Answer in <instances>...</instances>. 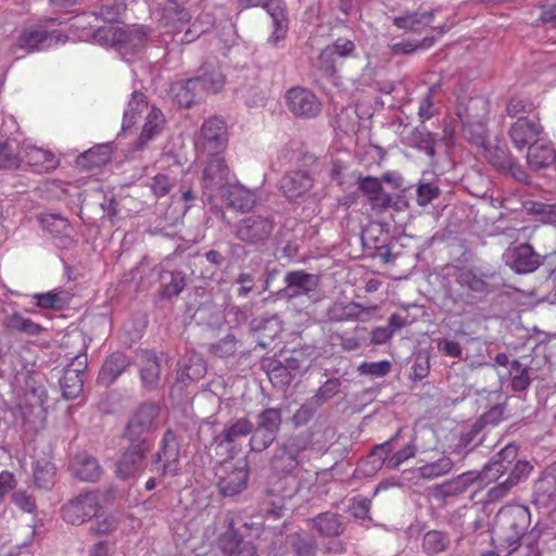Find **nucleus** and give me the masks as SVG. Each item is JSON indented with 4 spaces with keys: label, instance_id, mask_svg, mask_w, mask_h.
I'll use <instances>...</instances> for the list:
<instances>
[{
    "label": "nucleus",
    "instance_id": "obj_14",
    "mask_svg": "<svg viewBox=\"0 0 556 556\" xmlns=\"http://www.w3.org/2000/svg\"><path fill=\"white\" fill-rule=\"evenodd\" d=\"M228 143L225 122L218 117L206 119L202 127L199 144L208 153L224 152Z\"/></svg>",
    "mask_w": 556,
    "mask_h": 556
},
{
    "label": "nucleus",
    "instance_id": "obj_29",
    "mask_svg": "<svg viewBox=\"0 0 556 556\" xmlns=\"http://www.w3.org/2000/svg\"><path fill=\"white\" fill-rule=\"evenodd\" d=\"M251 330L258 334V345L267 349L282 331V325L277 315L260 316L250 323Z\"/></svg>",
    "mask_w": 556,
    "mask_h": 556
},
{
    "label": "nucleus",
    "instance_id": "obj_59",
    "mask_svg": "<svg viewBox=\"0 0 556 556\" xmlns=\"http://www.w3.org/2000/svg\"><path fill=\"white\" fill-rule=\"evenodd\" d=\"M505 413L506 404L500 403L492 406L488 412L480 416V418L477 421L483 429H485L489 426L495 427L506 418Z\"/></svg>",
    "mask_w": 556,
    "mask_h": 556
},
{
    "label": "nucleus",
    "instance_id": "obj_44",
    "mask_svg": "<svg viewBox=\"0 0 556 556\" xmlns=\"http://www.w3.org/2000/svg\"><path fill=\"white\" fill-rule=\"evenodd\" d=\"M434 17V11L412 12L402 16H396L394 25L402 29L417 30L421 26L429 25Z\"/></svg>",
    "mask_w": 556,
    "mask_h": 556
},
{
    "label": "nucleus",
    "instance_id": "obj_4",
    "mask_svg": "<svg viewBox=\"0 0 556 556\" xmlns=\"http://www.w3.org/2000/svg\"><path fill=\"white\" fill-rule=\"evenodd\" d=\"M459 289L451 288L446 298L454 304L473 305L485 299L494 288L489 282V276L478 275L472 269H463L456 276Z\"/></svg>",
    "mask_w": 556,
    "mask_h": 556
},
{
    "label": "nucleus",
    "instance_id": "obj_27",
    "mask_svg": "<svg viewBox=\"0 0 556 556\" xmlns=\"http://www.w3.org/2000/svg\"><path fill=\"white\" fill-rule=\"evenodd\" d=\"M192 78L199 80V88L204 91L218 92L225 85V75L216 59L206 60Z\"/></svg>",
    "mask_w": 556,
    "mask_h": 556
},
{
    "label": "nucleus",
    "instance_id": "obj_56",
    "mask_svg": "<svg viewBox=\"0 0 556 556\" xmlns=\"http://www.w3.org/2000/svg\"><path fill=\"white\" fill-rule=\"evenodd\" d=\"M126 10V3L123 0H104L99 15L109 23L117 22Z\"/></svg>",
    "mask_w": 556,
    "mask_h": 556
},
{
    "label": "nucleus",
    "instance_id": "obj_12",
    "mask_svg": "<svg viewBox=\"0 0 556 556\" xmlns=\"http://www.w3.org/2000/svg\"><path fill=\"white\" fill-rule=\"evenodd\" d=\"M87 368V355H76L72 362L64 368L63 376L60 379V387L63 397L74 400L83 391V376Z\"/></svg>",
    "mask_w": 556,
    "mask_h": 556
},
{
    "label": "nucleus",
    "instance_id": "obj_36",
    "mask_svg": "<svg viewBox=\"0 0 556 556\" xmlns=\"http://www.w3.org/2000/svg\"><path fill=\"white\" fill-rule=\"evenodd\" d=\"M480 475L477 471H467L458 475L457 477L445 481L437 488L438 494L441 497H453L463 494L476 481Z\"/></svg>",
    "mask_w": 556,
    "mask_h": 556
},
{
    "label": "nucleus",
    "instance_id": "obj_43",
    "mask_svg": "<svg viewBox=\"0 0 556 556\" xmlns=\"http://www.w3.org/2000/svg\"><path fill=\"white\" fill-rule=\"evenodd\" d=\"M147 109L148 102L144 93L138 90H134L131 93V99L127 104V109L124 112L122 124L123 131L130 129L136 124L137 116Z\"/></svg>",
    "mask_w": 556,
    "mask_h": 556
},
{
    "label": "nucleus",
    "instance_id": "obj_47",
    "mask_svg": "<svg viewBox=\"0 0 556 556\" xmlns=\"http://www.w3.org/2000/svg\"><path fill=\"white\" fill-rule=\"evenodd\" d=\"M111 157V147L110 144H101L94 147L84 154L79 155L77 159V163L80 166L92 168L99 167L110 161Z\"/></svg>",
    "mask_w": 556,
    "mask_h": 556
},
{
    "label": "nucleus",
    "instance_id": "obj_48",
    "mask_svg": "<svg viewBox=\"0 0 556 556\" xmlns=\"http://www.w3.org/2000/svg\"><path fill=\"white\" fill-rule=\"evenodd\" d=\"M530 367L523 366L520 361L514 359L510 363L508 376L511 379V389L516 392L527 390L531 383Z\"/></svg>",
    "mask_w": 556,
    "mask_h": 556
},
{
    "label": "nucleus",
    "instance_id": "obj_15",
    "mask_svg": "<svg viewBox=\"0 0 556 556\" xmlns=\"http://www.w3.org/2000/svg\"><path fill=\"white\" fill-rule=\"evenodd\" d=\"M286 99L289 110L299 117H315L321 110L320 101L306 88H291L287 92Z\"/></svg>",
    "mask_w": 556,
    "mask_h": 556
},
{
    "label": "nucleus",
    "instance_id": "obj_60",
    "mask_svg": "<svg viewBox=\"0 0 556 556\" xmlns=\"http://www.w3.org/2000/svg\"><path fill=\"white\" fill-rule=\"evenodd\" d=\"M441 190L438 186L430 182H420L416 189V202L419 206H426L439 198Z\"/></svg>",
    "mask_w": 556,
    "mask_h": 556
},
{
    "label": "nucleus",
    "instance_id": "obj_52",
    "mask_svg": "<svg viewBox=\"0 0 556 556\" xmlns=\"http://www.w3.org/2000/svg\"><path fill=\"white\" fill-rule=\"evenodd\" d=\"M282 422L281 409L280 408H266L262 410L256 418V425L265 430H268L273 434L277 435Z\"/></svg>",
    "mask_w": 556,
    "mask_h": 556
},
{
    "label": "nucleus",
    "instance_id": "obj_21",
    "mask_svg": "<svg viewBox=\"0 0 556 556\" xmlns=\"http://www.w3.org/2000/svg\"><path fill=\"white\" fill-rule=\"evenodd\" d=\"M544 258L534 251L532 245L521 243L513 249L508 265L517 274H529L536 270Z\"/></svg>",
    "mask_w": 556,
    "mask_h": 556
},
{
    "label": "nucleus",
    "instance_id": "obj_61",
    "mask_svg": "<svg viewBox=\"0 0 556 556\" xmlns=\"http://www.w3.org/2000/svg\"><path fill=\"white\" fill-rule=\"evenodd\" d=\"M338 58L326 47L319 54L317 67L326 76L332 77L337 73Z\"/></svg>",
    "mask_w": 556,
    "mask_h": 556
},
{
    "label": "nucleus",
    "instance_id": "obj_41",
    "mask_svg": "<svg viewBox=\"0 0 556 556\" xmlns=\"http://www.w3.org/2000/svg\"><path fill=\"white\" fill-rule=\"evenodd\" d=\"M3 326L10 332H18L28 336H37L42 331V327L39 324L34 323L20 313H13L7 316L3 320Z\"/></svg>",
    "mask_w": 556,
    "mask_h": 556
},
{
    "label": "nucleus",
    "instance_id": "obj_9",
    "mask_svg": "<svg viewBox=\"0 0 556 556\" xmlns=\"http://www.w3.org/2000/svg\"><path fill=\"white\" fill-rule=\"evenodd\" d=\"M252 429L253 424L250 419L247 417L238 418L226 425L219 433L214 434L211 444L233 455L238 452L237 445L240 439L248 437Z\"/></svg>",
    "mask_w": 556,
    "mask_h": 556
},
{
    "label": "nucleus",
    "instance_id": "obj_30",
    "mask_svg": "<svg viewBox=\"0 0 556 556\" xmlns=\"http://www.w3.org/2000/svg\"><path fill=\"white\" fill-rule=\"evenodd\" d=\"M358 189L367 197L372 208L386 210L391 206L392 198L387 193L381 181L372 176L358 179Z\"/></svg>",
    "mask_w": 556,
    "mask_h": 556
},
{
    "label": "nucleus",
    "instance_id": "obj_55",
    "mask_svg": "<svg viewBox=\"0 0 556 556\" xmlns=\"http://www.w3.org/2000/svg\"><path fill=\"white\" fill-rule=\"evenodd\" d=\"M212 24V17L210 14L200 15L197 21H194L186 30L182 37L180 38V42L182 45L191 43L197 38H199L202 34L207 31L208 26Z\"/></svg>",
    "mask_w": 556,
    "mask_h": 556
},
{
    "label": "nucleus",
    "instance_id": "obj_45",
    "mask_svg": "<svg viewBox=\"0 0 556 556\" xmlns=\"http://www.w3.org/2000/svg\"><path fill=\"white\" fill-rule=\"evenodd\" d=\"M453 468V459L450 456L443 454L435 460L426 462V464L421 466L419 475L425 476V479L427 480H433L450 473Z\"/></svg>",
    "mask_w": 556,
    "mask_h": 556
},
{
    "label": "nucleus",
    "instance_id": "obj_42",
    "mask_svg": "<svg viewBox=\"0 0 556 556\" xmlns=\"http://www.w3.org/2000/svg\"><path fill=\"white\" fill-rule=\"evenodd\" d=\"M205 372L206 366L203 358L198 354H191L180 364L177 379L181 382H186V380L195 381L201 379Z\"/></svg>",
    "mask_w": 556,
    "mask_h": 556
},
{
    "label": "nucleus",
    "instance_id": "obj_38",
    "mask_svg": "<svg viewBox=\"0 0 556 556\" xmlns=\"http://www.w3.org/2000/svg\"><path fill=\"white\" fill-rule=\"evenodd\" d=\"M309 521L313 528L323 536H338L344 531L342 517L331 511L319 514Z\"/></svg>",
    "mask_w": 556,
    "mask_h": 556
},
{
    "label": "nucleus",
    "instance_id": "obj_46",
    "mask_svg": "<svg viewBox=\"0 0 556 556\" xmlns=\"http://www.w3.org/2000/svg\"><path fill=\"white\" fill-rule=\"evenodd\" d=\"M22 161L34 167L50 168L53 166V154L37 147H23L21 150Z\"/></svg>",
    "mask_w": 556,
    "mask_h": 556
},
{
    "label": "nucleus",
    "instance_id": "obj_18",
    "mask_svg": "<svg viewBox=\"0 0 556 556\" xmlns=\"http://www.w3.org/2000/svg\"><path fill=\"white\" fill-rule=\"evenodd\" d=\"M149 27L147 26H134L127 31H119L113 26L101 27L94 34L93 37L99 42H126L138 49L143 46L148 36Z\"/></svg>",
    "mask_w": 556,
    "mask_h": 556
},
{
    "label": "nucleus",
    "instance_id": "obj_10",
    "mask_svg": "<svg viewBox=\"0 0 556 556\" xmlns=\"http://www.w3.org/2000/svg\"><path fill=\"white\" fill-rule=\"evenodd\" d=\"M38 220L41 228L51 236L58 248L71 249L74 245V229L67 218L60 214L43 213L38 216Z\"/></svg>",
    "mask_w": 556,
    "mask_h": 556
},
{
    "label": "nucleus",
    "instance_id": "obj_49",
    "mask_svg": "<svg viewBox=\"0 0 556 556\" xmlns=\"http://www.w3.org/2000/svg\"><path fill=\"white\" fill-rule=\"evenodd\" d=\"M410 146L417 148L420 151L426 152L429 156H433L435 153L434 143L435 139L432 134L427 130L424 125L414 128L408 138Z\"/></svg>",
    "mask_w": 556,
    "mask_h": 556
},
{
    "label": "nucleus",
    "instance_id": "obj_5",
    "mask_svg": "<svg viewBox=\"0 0 556 556\" xmlns=\"http://www.w3.org/2000/svg\"><path fill=\"white\" fill-rule=\"evenodd\" d=\"M160 407L154 403H143L129 419L125 438L134 446L150 448V437L156 430Z\"/></svg>",
    "mask_w": 556,
    "mask_h": 556
},
{
    "label": "nucleus",
    "instance_id": "obj_33",
    "mask_svg": "<svg viewBox=\"0 0 556 556\" xmlns=\"http://www.w3.org/2000/svg\"><path fill=\"white\" fill-rule=\"evenodd\" d=\"M165 126V118L160 109L152 108L148 113L142 131L134 143L136 150L144 149L155 137L160 136Z\"/></svg>",
    "mask_w": 556,
    "mask_h": 556
},
{
    "label": "nucleus",
    "instance_id": "obj_40",
    "mask_svg": "<svg viewBox=\"0 0 556 556\" xmlns=\"http://www.w3.org/2000/svg\"><path fill=\"white\" fill-rule=\"evenodd\" d=\"M199 91V80L193 78L178 81L172 87L176 101L184 108H190L197 101Z\"/></svg>",
    "mask_w": 556,
    "mask_h": 556
},
{
    "label": "nucleus",
    "instance_id": "obj_37",
    "mask_svg": "<svg viewBox=\"0 0 556 556\" xmlns=\"http://www.w3.org/2000/svg\"><path fill=\"white\" fill-rule=\"evenodd\" d=\"M264 9L271 16L275 31L270 37L274 42L286 36L289 26L287 7L282 0H268Z\"/></svg>",
    "mask_w": 556,
    "mask_h": 556
},
{
    "label": "nucleus",
    "instance_id": "obj_35",
    "mask_svg": "<svg viewBox=\"0 0 556 556\" xmlns=\"http://www.w3.org/2000/svg\"><path fill=\"white\" fill-rule=\"evenodd\" d=\"M376 307H364L356 302H334L327 309V317L331 321H352L361 318L362 312L375 311Z\"/></svg>",
    "mask_w": 556,
    "mask_h": 556
},
{
    "label": "nucleus",
    "instance_id": "obj_23",
    "mask_svg": "<svg viewBox=\"0 0 556 556\" xmlns=\"http://www.w3.org/2000/svg\"><path fill=\"white\" fill-rule=\"evenodd\" d=\"M534 503L545 508H556V463L544 471L534 484Z\"/></svg>",
    "mask_w": 556,
    "mask_h": 556
},
{
    "label": "nucleus",
    "instance_id": "obj_64",
    "mask_svg": "<svg viewBox=\"0 0 556 556\" xmlns=\"http://www.w3.org/2000/svg\"><path fill=\"white\" fill-rule=\"evenodd\" d=\"M485 155L489 162L500 170H505L511 159L498 147H485Z\"/></svg>",
    "mask_w": 556,
    "mask_h": 556
},
{
    "label": "nucleus",
    "instance_id": "obj_22",
    "mask_svg": "<svg viewBox=\"0 0 556 556\" xmlns=\"http://www.w3.org/2000/svg\"><path fill=\"white\" fill-rule=\"evenodd\" d=\"M220 195L228 207L241 213L250 212L256 205L255 193L240 184H229Z\"/></svg>",
    "mask_w": 556,
    "mask_h": 556
},
{
    "label": "nucleus",
    "instance_id": "obj_19",
    "mask_svg": "<svg viewBox=\"0 0 556 556\" xmlns=\"http://www.w3.org/2000/svg\"><path fill=\"white\" fill-rule=\"evenodd\" d=\"M518 455V447L515 444H507L492 459L484 465L481 471H477L480 475L479 480L495 481L500 479L505 472H507L513 463L516 460Z\"/></svg>",
    "mask_w": 556,
    "mask_h": 556
},
{
    "label": "nucleus",
    "instance_id": "obj_1",
    "mask_svg": "<svg viewBox=\"0 0 556 556\" xmlns=\"http://www.w3.org/2000/svg\"><path fill=\"white\" fill-rule=\"evenodd\" d=\"M308 446V440L302 435L288 438L277 446L270 460V467L276 475L282 478L278 482V491L282 497H292L300 490V459L299 456Z\"/></svg>",
    "mask_w": 556,
    "mask_h": 556
},
{
    "label": "nucleus",
    "instance_id": "obj_3",
    "mask_svg": "<svg viewBox=\"0 0 556 556\" xmlns=\"http://www.w3.org/2000/svg\"><path fill=\"white\" fill-rule=\"evenodd\" d=\"M531 522V515L526 506H508L501 508L495 517V531L501 540L509 546L520 541H526L527 546L530 544L527 536V530Z\"/></svg>",
    "mask_w": 556,
    "mask_h": 556
},
{
    "label": "nucleus",
    "instance_id": "obj_11",
    "mask_svg": "<svg viewBox=\"0 0 556 556\" xmlns=\"http://www.w3.org/2000/svg\"><path fill=\"white\" fill-rule=\"evenodd\" d=\"M179 460V443L177 435L170 429L166 430L160 451L153 456V464L156 465V470L161 471L163 476H174L178 471Z\"/></svg>",
    "mask_w": 556,
    "mask_h": 556
},
{
    "label": "nucleus",
    "instance_id": "obj_63",
    "mask_svg": "<svg viewBox=\"0 0 556 556\" xmlns=\"http://www.w3.org/2000/svg\"><path fill=\"white\" fill-rule=\"evenodd\" d=\"M341 382L337 378L328 379L313 397L317 404H321L340 392Z\"/></svg>",
    "mask_w": 556,
    "mask_h": 556
},
{
    "label": "nucleus",
    "instance_id": "obj_53",
    "mask_svg": "<svg viewBox=\"0 0 556 556\" xmlns=\"http://www.w3.org/2000/svg\"><path fill=\"white\" fill-rule=\"evenodd\" d=\"M250 434L251 438L249 441V445L251 451L255 453H261L267 450L273 444L277 437L269 432L268 430L258 427L257 425H253V429Z\"/></svg>",
    "mask_w": 556,
    "mask_h": 556
},
{
    "label": "nucleus",
    "instance_id": "obj_50",
    "mask_svg": "<svg viewBox=\"0 0 556 556\" xmlns=\"http://www.w3.org/2000/svg\"><path fill=\"white\" fill-rule=\"evenodd\" d=\"M290 545L296 556H316L317 542L306 533H293L289 536Z\"/></svg>",
    "mask_w": 556,
    "mask_h": 556
},
{
    "label": "nucleus",
    "instance_id": "obj_39",
    "mask_svg": "<svg viewBox=\"0 0 556 556\" xmlns=\"http://www.w3.org/2000/svg\"><path fill=\"white\" fill-rule=\"evenodd\" d=\"M556 160V152L547 143H534L529 147L527 161L530 167L538 170L553 165Z\"/></svg>",
    "mask_w": 556,
    "mask_h": 556
},
{
    "label": "nucleus",
    "instance_id": "obj_25",
    "mask_svg": "<svg viewBox=\"0 0 556 556\" xmlns=\"http://www.w3.org/2000/svg\"><path fill=\"white\" fill-rule=\"evenodd\" d=\"M314 180L306 170L288 172L280 180V191L289 200L298 199L312 189Z\"/></svg>",
    "mask_w": 556,
    "mask_h": 556
},
{
    "label": "nucleus",
    "instance_id": "obj_34",
    "mask_svg": "<svg viewBox=\"0 0 556 556\" xmlns=\"http://www.w3.org/2000/svg\"><path fill=\"white\" fill-rule=\"evenodd\" d=\"M159 280L164 299L178 296L187 286V275L182 270H162Z\"/></svg>",
    "mask_w": 556,
    "mask_h": 556
},
{
    "label": "nucleus",
    "instance_id": "obj_2",
    "mask_svg": "<svg viewBox=\"0 0 556 556\" xmlns=\"http://www.w3.org/2000/svg\"><path fill=\"white\" fill-rule=\"evenodd\" d=\"M275 227L274 215L267 211H260L238 219L232 226L231 232L241 243L255 250H262L269 242Z\"/></svg>",
    "mask_w": 556,
    "mask_h": 556
},
{
    "label": "nucleus",
    "instance_id": "obj_6",
    "mask_svg": "<svg viewBox=\"0 0 556 556\" xmlns=\"http://www.w3.org/2000/svg\"><path fill=\"white\" fill-rule=\"evenodd\" d=\"M217 488L224 496L241 493L248 484L249 465L247 459L236 464L225 463L217 471Z\"/></svg>",
    "mask_w": 556,
    "mask_h": 556
},
{
    "label": "nucleus",
    "instance_id": "obj_58",
    "mask_svg": "<svg viewBox=\"0 0 556 556\" xmlns=\"http://www.w3.org/2000/svg\"><path fill=\"white\" fill-rule=\"evenodd\" d=\"M239 341L233 334H227L218 342L211 344V352L219 357L232 356L238 349Z\"/></svg>",
    "mask_w": 556,
    "mask_h": 556
},
{
    "label": "nucleus",
    "instance_id": "obj_8",
    "mask_svg": "<svg viewBox=\"0 0 556 556\" xmlns=\"http://www.w3.org/2000/svg\"><path fill=\"white\" fill-rule=\"evenodd\" d=\"M202 169V185L205 190H223L229 185V167L226 163L223 152L208 153Z\"/></svg>",
    "mask_w": 556,
    "mask_h": 556
},
{
    "label": "nucleus",
    "instance_id": "obj_28",
    "mask_svg": "<svg viewBox=\"0 0 556 556\" xmlns=\"http://www.w3.org/2000/svg\"><path fill=\"white\" fill-rule=\"evenodd\" d=\"M71 470L74 477L86 482H96L103 473L98 459L87 453L75 455L71 462Z\"/></svg>",
    "mask_w": 556,
    "mask_h": 556
},
{
    "label": "nucleus",
    "instance_id": "obj_31",
    "mask_svg": "<svg viewBox=\"0 0 556 556\" xmlns=\"http://www.w3.org/2000/svg\"><path fill=\"white\" fill-rule=\"evenodd\" d=\"M141 382L144 388L154 390L160 383V363L154 352L141 350L137 353Z\"/></svg>",
    "mask_w": 556,
    "mask_h": 556
},
{
    "label": "nucleus",
    "instance_id": "obj_32",
    "mask_svg": "<svg viewBox=\"0 0 556 556\" xmlns=\"http://www.w3.org/2000/svg\"><path fill=\"white\" fill-rule=\"evenodd\" d=\"M131 362L127 355L122 352L111 354L102 365L98 375V382L108 387L112 384L119 375H122Z\"/></svg>",
    "mask_w": 556,
    "mask_h": 556
},
{
    "label": "nucleus",
    "instance_id": "obj_13",
    "mask_svg": "<svg viewBox=\"0 0 556 556\" xmlns=\"http://www.w3.org/2000/svg\"><path fill=\"white\" fill-rule=\"evenodd\" d=\"M283 281L286 286L278 294L282 299L292 300L314 292L319 285V277L300 269L288 271Z\"/></svg>",
    "mask_w": 556,
    "mask_h": 556
},
{
    "label": "nucleus",
    "instance_id": "obj_57",
    "mask_svg": "<svg viewBox=\"0 0 556 556\" xmlns=\"http://www.w3.org/2000/svg\"><path fill=\"white\" fill-rule=\"evenodd\" d=\"M14 142L7 141L0 146V169L16 168L22 161L21 151L15 152Z\"/></svg>",
    "mask_w": 556,
    "mask_h": 556
},
{
    "label": "nucleus",
    "instance_id": "obj_26",
    "mask_svg": "<svg viewBox=\"0 0 556 556\" xmlns=\"http://www.w3.org/2000/svg\"><path fill=\"white\" fill-rule=\"evenodd\" d=\"M60 34L55 30L48 31L42 26H30L25 28L18 37V47L27 52L35 49L50 47L52 42L60 41Z\"/></svg>",
    "mask_w": 556,
    "mask_h": 556
},
{
    "label": "nucleus",
    "instance_id": "obj_62",
    "mask_svg": "<svg viewBox=\"0 0 556 556\" xmlns=\"http://www.w3.org/2000/svg\"><path fill=\"white\" fill-rule=\"evenodd\" d=\"M391 369V363L389 361L380 362H364L358 366V371L362 375H368L372 377H384Z\"/></svg>",
    "mask_w": 556,
    "mask_h": 556
},
{
    "label": "nucleus",
    "instance_id": "obj_51",
    "mask_svg": "<svg viewBox=\"0 0 556 556\" xmlns=\"http://www.w3.org/2000/svg\"><path fill=\"white\" fill-rule=\"evenodd\" d=\"M483 430L484 429L480 424L476 421L467 432L460 435L459 441L455 446V452L458 454L464 452L466 453L480 445L483 442Z\"/></svg>",
    "mask_w": 556,
    "mask_h": 556
},
{
    "label": "nucleus",
    "instance_id": "obj_16",
    "mask_svg": "<svg viewBox=\"0 0 556 556\" xmlns=\"http://www.w3.org/2000/svg\"><path fill=\"white\" fill-rule=\"evenodd\" d=\"M228 529L219 536L218 546L227 556H258L255 546L244 541L235 529L236 520L230 514L226 517Z\"/></svg>",
    "mask_w": 556,
    "mask_h": 556
},
{
    "label": "nucleus",
    "instance_id": "obj_24",
    "mask_svg": "<svg viewBox=\"0 0 556 556\" xmlns=\"http://www.w3.org/2000/svg\"><path fill=\"white\" fill-rule=\"evenodd\" d=\"M542 126L535 121L519 117L510 127L509 136L515 147L519 150L539 142Z\"/></svg>",
    "mask_w": 556,
    "mask_h": 556
},
{
    "label": "nucleus",
    "instance_id": "obj_54",
    "mask_svg": "<svg viewBox=\"0 0 556 556\" xmlns=\"http://www.w3.org/2000/svg\"><path fill=\"white\" fill-rule=\"evenodd\" d=\"M450 544V539L446 533L442 531H428L422 539V546L427 553L437 554L446 549Z\"/></svg>",
    "mask_w": 556,
    "mask_h": 556
},
{
    "label": "nucleus",
    "instance_id": "obj_20",
    "mask_svg": "<svg viewBox=\"0 0 556 556\" xmlns=\"http://www.w3.org/2000/svg\"><path fill=\"white\" fill-rule=\"evenodd\" d=\"M400 432L401 431L399 430L390 440L377 445L372 451V455H379L381 463L391 469L399 468L404 462L413 458L417 453V446L413 439L404 447L388 456L391 453L393 443L397 440Z\"/></svg>",
    "mask_w": 556,
    "mask_h": 556
},
{
    "label": "nucleus",
    "instance_id": "obj_7",
    "mask_svg": "<svg viewBox=\"0 0 556 556\" xmlns=\"http://www.w3.org/2000/svg\"><path fill=\"white\" fill-rule=\"evenodd\" d=\"M100 498L97 492L80 493L62 507L63 519L71 525H81L97 516Z\"/></svg>",
    "mask_w": 556,
    "mask_h": 556
},
{
    "label": "nucleus",
    "instance_id": "obj_17",
    "mask_svg": "<svg viewBox=\"0 0 556 556\" xmlns=\"http://www.w3.org/2000/svg\"><path fill=\"white\" fill-rule=\"evenodd\" d=\"M149 447L129 444L116 464V475L122 480H135L146 468Z\"/></svg>",
    "mask_w": 556,
    "mask_h": 556
}]
</instances>
